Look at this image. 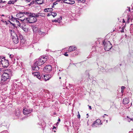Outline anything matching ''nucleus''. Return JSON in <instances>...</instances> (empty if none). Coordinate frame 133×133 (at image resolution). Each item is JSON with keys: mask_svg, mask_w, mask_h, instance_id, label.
Segmentation results:
<instances>
[{"mask_svg": "<svg viewBox=\"0 0 133 133\" xmlns=\"http://www.w3.org/2000/svg\"><path fill=\"white\" fill-rule=\"evenodd\" d=\"M63 3L68 4H74L75 2L74 1H72L71 0H65L63 1Z\"/></svg>", "mask_w": 133, "mask_h": 133, "instance_id": "11", "label": "nucleus"}, {"mask_svg": "<svg viewBox=\"0 0 133 133\" xmlns=\"http://www.w3.org/2000/svg\"><path fill=\"white\" fill-rule=\"evenodd\" d=\"M87 116H88V114H87Z\"/></svg>", "mask_w": 133, "mask_h": 133, "instance_id": "63", "label": "nucleus"}, {"mask_svg": "<svg viewBox=\"0 0 133 133\" xmlns=\"http://www.w3.org/2000/svg\"><path fill=\"white\" fill-rule=\"evenodd\" d=\"M0 62L4 68H6L9 65L8 61L5 59V57L0 56Z\"/></svg>", "mask_w": 133, "mask_h": 133, "instance_id": "4", "label": "nucleus"}, {"mask_svg": "<svg viewBox=\"0 0 133 133\" xmlns=\"http://www.w3.org/2000/svg\"><path fill=\"white\" fill-rule=\"evenodd\" d=\"M47 9L48 10V12H51L53 10V9L52 8H47Z\"/></svg>", "mask_w": 133, "mask_h": 133, "instance_id": "29", "label": "nucleus"}, {"mask_svg": "<svg viewBox=\"0 0 133 133\" xmlns=\"http://www.w3.org/2000/svg\"><path fill=\"white\" fill-rule=\"evenodd\" d=\"M133 19V12H132L131 14V16H128V21L130 20H132Z\"/></svg>", "mask_w": 133, "mask_h": 133, "instance_id": "18", "label": "nucleus"}, {"mask_svg": "<svg viewBox=\"0 0 133 133\" xmlns=\"http://www.w3.org/2000/svg\"><path fill=\"white\" fill-rule=\"evenodd\" d=\"M29 19L30 21V22H29V23H34L35 22H36L37 21V19H36V18L35 17H34L33 18H26V20H28V21L29 20V19Z\"/></svg>", "mask_w": 133, "mask_h": 133, "instance_id": "10", "label": "nucleus"}, {"mask_svg": "<svg viewBox=\"0 0 133 133\" xmlns=\"http://www.w3.org/2000/svg\"><path fill=\"white\" fill-rule=\"evenodd\" d=\"M61 121V119L60 118H59L58 119V122H60Z\"/></svg>", "mask_w": 133, "mask_h": 133, "instance_id": "50", "label": "nucleus"}, {"mask_svg": "<svg viewBox=\"0 0 133 133\" xmlns=\"http://www.w3.org/2000/svg\"><path fill=\"white\" fill-rule=\"evenodd\" d=\"M88 106H89V109L90 110H91V106H89V105H88Z\"/></svg>", "mask_w": 133, "mask_h": 133, "instance_id": "45", "label": "nucleus"}, {"mask_svg": "<svg viewBox=\"0 0 133 133\" xmlns=\"http://www.w3.org/2000/svg\"><path fill=\"white\" fill-rule=\"evenodd\" d=\"M95 121L98 123V124H99V125L100 124V123L101 122V120L99 119H97Z\"/></svg>", "mask_w": 133, "mask_h": 133, "instance_id": "28", "label": "nucleus"}, {"mask_svg": "<svg viewBox=\"0 0 133 133\" xmlns=\"http://www.w3.org/2000/svg\"><path fill=\"white\" fill-rule=\"evenodd\" d=\"M21 12H20V13H18V14H16V16H17V17H18V16H20V15H21Z\"/></svg>", "mask_w": 133, "mask_h": 133, "instance_id": "38", "label": "nucleus"}, {"mask_svg": "<svg viewBox=\"0 0 133 133\" xmlns=\"http://www.w3.org/2000/svg\"><path fill=\"white\" fill-rule=\"evenodd\" d=\"M77 1L78 3L79 2H81L82 3H84L85 2V0H78Z\"/></svg>", "mask_w": 133, "mask_h": 133, "instance_id": "30", "label": "nucleus"}, {"mask_svg": "<svg viewBox=\"0 0 133 133\" xmlns=\"http://www.w3.org/2000/svg\"><path fill=\"white\" fill-rule=\"evenodd\" d=\"M69 85L70 86H69L70 87H72V85H70V84H69Z\"/></svg>", "mask_w": 133, "mask_h": 133, "instance_id": "54", "label": "nucleus"}, {"mask_svg": "<svg viewBox=\"0 0 133 133\" xmlns=\"http://www.w3.org/2000/svg\"><path fill=\"white\" fill-rule=\"evenodd\" d=\"M5 24H6V25H8V22H7V21H5Z\"/></svg>", "mask_w": 133, "mask_h": 133, "instance_id": "46", "label": "nucleus"}, {"mask_svg": "<svg viewBox=\"0 0 133 133\" xmlns=\"http://www.w3.org/2000/svg\"><path fill=\"white\" fill-rule=\"evenodd\" d=\"M32 111V110L31 109H24L23 110V112L24 115H27L29 114Z\"/></svg>", "mask_w": 133, "mask_h": 133, "instance_id": "9", "label": "nucleus"}, {"mask_svg": "<svg viewBox=\"0 0 133 133\" xmlns=\"http://www.w3.org/2000/svg\"><path fill=\"white\" fill-rule=\"evenodd\" d=\"M1 21L2 22H3V23H5V21H4L3 20V19H2L1 20Z\"/></svg>", "mask_w": 133, "mask_h": 133, "instance_id": "48", "label": "nucleus"}, {"mask_svg": "<svg viewBox=\"0 0 133 133\" xmlns=\"http://www.w3.org/2000/svg\"><path fill=\"white\" fill-rule=\"evenodd\" d=\"M8 21L14 27H15V24H14L12 23H11L9 20H8Z\"/></svg>", "mask_w": 133, "mask_h": 133, "instance_id": "31", "label": "nucleus"}, {"mask_svg": "<svg viewBox=\"0 0 133 133\" xmlns=\"http://www.w3.org/2000/svg\"><path fill=\"white\" fill-rule=\"evenodd\" d=\"M17 1L16 0H14L13 1H10L8 2V4H14L15 2H16Z\"/></svg>", "mask_w": 133, "mask_h": 133, "instance_id": "21", "label": "nucleus"}, {"mask_svg": "<svg viewBox=\"0 0 133 133\" xmlns=\"http://www.w3.org/2000/svg\"><path fill=\"white\" fill-rule=\"evenodd\" d=\"M121 32H124V29L123 27L122 28V30H121Z\"/></svg>", "mask_w": 133, "mask_h": 133, "instance_id": "42", "label": "nucleus"}, {"mask_svg": "<svg viewBox=\"0 0 133 133\" xmlns=\"http://www.w3.org/2000/svg\"><path fill=\"white\" fill-rule=\"evenodd\" d=\"M61 0H57L56 2H59Z\"/></svg>", "mask_w": 133, "mask_h": 133, "instance_id": "47", "label": "nucleus"}, {"mask_svg": "<svg viewBox=\"0 0 133 133\" xmlns=\"http://www.w3.org/2000/svg\"><path fill=\"white\" fill-rule=\"evenodd\" d=\"M38 33L39 35H40L41 36H43L44 34V32L41 31L40 30H38Z\"/></svg>", "mask_w": 133, "mask_h": 133, "instance_id": "23", "label": "nucleus"}, {"mask_svg": "<svg viewBox=\"0 0 133 133\" xmlns=\"http://www.w3.org/2000/svg\"><path fill=\"white\" fill-rule=\"evenodd\" d=\"M16 19H15V20H16V22L17 23V22L19 23V21L18 20H16Z\"/></svg>", "mask_w": 133, "mask_h": 133, "instance_id": "49", "label": "nucleus"}, {"mask_svg": "<svg viewBox=\"0 0 133 133\" xmlns=\"http://www.w3.org/2000/svg\"><path fill=\"white\" fill-rule=\"evenodd\" d=\"M48 10L47 9V8H45L44 9V11L45 12H48Z\"/></svg>", "mask_w": 133, "mask_h": 133, "instance_id": "39", "label": "nucleus"}, {"mask_svg": "<svg viewBox=\"0 0 133 133\" xmlns=\"http://www.w3.org/2000/svg\"><path fill=\"white\" fill-rule=\"evenodd\" d=\"M52 69L51 66L50 65H48L44 68L43 70L45 72L48 73L51 71Z\"/></svg>", "mask_w": 133, "mask_h": 133, "instance_id": "6", "label": "nucleus"}, {"mask_svg": "<svg viewBox=\"0 0 133 133\" xmlns=\"http://www.w3.org/2000/svg\"><path fill=\"white\" fill-rule=\"evenodd\" d=\"M10 78L9 74L8 73V72H5L3 73L2 75L1 80L3 81H9L10 80Z\"/></svg>", "mask_w": 133, "mask_h": 133, "instance_id": "5", "label": "nucleus"}, {"mask_svg": "<svg viewBox=\"0 0 133 133\" xmlns=\"http://www.w3.org/2000/svg\"><path fill=\"white\" fill-rule=\"evenodd\" d=\"M99 125V124L95 121L93 123L92 126V127H97Z\"/></svg>", "mask_w": 133, "mask_h": 133, "instance_id": "19", "label": "nucleus"}, {"mask_svg": "<svg viewBox=\"0 0 133 133\" xmlns=\"http://www.w3.org/2000/svg\"><path fill=\"white\" fill-rule=\"evenodd\" d=\"M78 115H77V118H78L79 119L80 117V115L78 111Z\"/></svg>", "mask_w": 133, "mask_h": 133, "instance_id": "35", "label": "nucleus"}, {"mask_svg": "<svg viewBox=\"0 0 133 133\" xmlns=\"http://www.w3.org/2000/svg\"><path fill=\"white\" fill-rule=\"evenodd\" d=\"M127 121L129 122H130L131 121H133V119L132 118H131L129 117V116H127Z\"/></svg>", "mask_w": 133, "mask_h": 133, "instance_id": "22", "label": "nucleus"}, {"mask_svg": "<svg viewBox=\"0 0 133 133\" xmlns=\"http://www.w3.org/2000/svg\"><path fill=\"white\" fill-rule=\"evenodd\" d=\"M62 19V16H60L59 18H58L57 19L53 20H52V22H57L59 23H60L61 22V20Z\"/></svg>", "mask_w": 133, "mask_h": 133, "instance_id": "14", "label": "nucleus"}, {"mask_svg": "<svg viewBox=\"0 0 133 133\" xmlns=\"http://www.w3.org/2000/svg\"><path fill=\"white\" fill-rule=\"evenodd\" d=\"M16 116H19L20 115V113L19 111H18L17 112H16Z\"/></svg>", "mask_w": 133, "mask_h": 133, "instance_id": "27", "label": "nucleus"}, {"mask_svg": "<svg viewBox=\"0 0 133 133\" xmlns=\"http://www.w3.org/2000/svg\"><path fill=\"white\" fill-rule=\"evenodd\" d=\"M51 15H52L54 17H55L57 15V14L56 13L51 12Z\"/></svg>", "mask_w": 133, "mask_h": 133, "instance_id": "26", "label": "nucleus"}, {"mask_svg": "<svg viewBox=\"0 0 133 133\" xmlns=\"http://www.w3.org/2000/svg\"><path fill=\"white\" fill-rule=\"evenodd\" d=\"M31 3H30V4H28V5H29V6H31Z\"/></svg>", "mask_w": 133, "mask_h": 133, "instance_id": "53", "label": "nucleus"}, {"mask_svg": "<svg viewBox=\"0 0 133 133\" xmlns=\"http://www.w3.org/2000/svg\"><path fill=\"white\" fill-rule=\"evenodd\" d=\"M125 88V87L124 86H122L121 87V92H122V90H124V89Z\"/></svg>", "mask_w": 133, "mask_h": 133, "instance_id": "37", "label": "nucleus"}, {"mask_svg": "<svg viewBox=\"0 0 133 133\" xmlns=\"http://www.w3.org/2000/svg\"><path fill=\"white\" fill-rule=\"evenodd\" d=\"M23 15H23H20V17H21V16H22Z\"/></svg>", "mask_w": 133, "mask_h": 133, "instance_id": "55", "label": "nucleus"}, {"mask_svg": "<svg viewBox=\"0 0 133 133\" xmlns=\"http://www.w3.org/2000/svg\"><path fill=\"white\" fill-rule=\"evenodd\" d=\"M32 74L33 75H35L37 77V75H39V74H40L38 72H32Z\"/></svg>", "mask_w": 133, "mask_h": 133, "instance_id": "24", "label": "nucleus"}, {"mask_svg": "<svg viewBox=\"0 0 133 133\" xmlns=\"http://www.w3.org/2000/svg\"><path fill=\"white\" fill-rule=\"evenodd\" d=\"M8 71H9L10 72V69H9V70H8Z\"/></svg>", "mask_w": 133, "mask_h": 133, "instance_id": "56", "label": "nucleus"}, {"mask_svg": "<svg viewBox=\"0 0 133 133\" xmlns=\"http://www.w3.org/2000/svg\"><path fill=\"white\" fill-rule=\"evenodd\" d=\"M77 49L76 47L75 46H71L68 49V51L71 52L72 51H73Z\"/></svg>", "mask_w": 133, "mask_h": 133, "instance_id": "15", "label": "nucleus"}, {"mask_svg": "<svg viewBox=\"0 0 133 133\" xmlns=\"http://www.w3.org/2000/svg\"><path fill=\"white\" fill-rule=\"evenodd\" d=\"M6 2L5 1H3L2 0H0V4H2V3H6Z\"/></svg>", "mask_w": 133, "mask_h": 133, "instance_id": "33", "label": "nucleus"}, {"mask_svg": "<svg viewBox=\"0 0 133 133\" xmlns=\"http://www.w3.org/2000/svg\"><path fill=\"white\" fill-rule=\"evenodd\" d=\"M56 128V127L54 126L53 127L52 129H55Z\"/></svg>", "mask_w": 133, "mask_h": 133, "instance_id": "51", "label": "nucleus"}, {"mask_svg": "<svg viewBox=\"0 0 133 133\" xmlns=\"http://www.w3.org/2000/svg\"><path fill=\"white\" fill-rule=\"evenodd\" d=\"M25 18H24V19H23L22 20L23 21L24 20H25Z\"/></svg>", "mask_w": 133, "mask_h": 133, "instance_id": "62", "label": "nucleus"}, {"mask_svg": "<svg viewBox=\"0 0 133 133\" xmlns=\"http://www.w3.org/2000/svg\"><path fill=\"white\" fill-rule=\"evenodd\" d=\"M123 103L124 104H128L129 103V100L128 98H126L123 99Z\"/></svg>", "mask_w": 133, "mask_h": 133, "instance_id": "16", "label": "nucleus"}, {"mask_svg": "<svg viewBox=\"0 0 133 133\" xmlns=\"http://www.w3.org/2000/svg\"><path fill=\"white\" fill-rule=\"evenodd\" d=\"M103 44L104 45V49L106 51L110 50L112 47V45L109 41L104 40Z\"/></svg>", "mask_w": 133, "mask_h": 133, "instance_id": "3", "label": "nucleus"}, {"mask_svg": "<svg viewBox=\"0 0 133 133\" xmlns=\"http://www.w3.org/2000/svg\"><path fill=\"white\" fill-rule=\"evenodd\" d=\"M19 37L20 39H21L20 41V46L21 47H23L25 45V41L23 39V37L22 35L20 34H19Z\"/></svg>", "mask_w": 133, "mask_h": 133, "instance_id": "7", "label": "nucleus"}, {"mask_svg": "<svg viewBox=\"0 0 133 133\" xmlns=\"http://www.w3.org/2000/svg\"><path fill=\"white\" fill-rule=\"evenodd\" d=\"M67 52H65L64 54V55L66 56H68V54H67Z\"/></svg>", "mask_w": 133, "mask_h": 133, "instance_id": "40", "label": "nucleus"}, {"mask_svg": "<svg viewBox=\"0 0 133 133\" xmlns=\"http://www.w3.org/2000/svg\"><path fill=\"white\" fill-rule=\"evenodd\" d=\"M33 14H34V15H33V16H32V18H33L34 17H35L36 18L38 17L39 16H41L42 17L43 16L42 15V13H38L37 14L33 13Z\"/></svg>", "mask_w": 133, "mask_h": 133, "instance_id": "13", "label": "nucleus"}, {"mask_svg": "<svg viewBox=\"0 0 133 133\" xmlns=\"http://www.w3.org/2000/svg\"><path fill=\"white\" fill-rule=\"evenodd\" d=\"M57 2H56V1L55 2H54V3H53V4H54V5H56V4H57Z\"/></svg>", "mask_w": 133, "mask_h": 133, "instance_id": "43", "label": "nucleus"}, {"mask_svg": "<svg viewBox=\"0 0 133 133\" xmlns=\"http://www.w3.org/2000/svg\"><path fill=\"white\" fill-rule=\"evenodd\" d=\"M32 29L33 32H34L36 33L38 32V30H39V29H38V28L36 27L35 26H34L32 27Z\"/></svg>", "mask_w": 133, "mask_h": 133, "instance_id": "17", "label": "nucleus"}, {"mask_svg": "<svg viewBox=\"0 0 133 133\" xmlns=\"http://www.w3.org/2000/svg\"><path fill=\"white\" fill-rule=\"evenodd\" d=\"M9 57L11 59L12 61L15 60L14 58V55H13L11 54L10 55Z\"/></svg>", "mask_w": 133, "mask_h": 133, "instance_id": "25", "label": "nucleus"}, {"mask_svg": "<svg viewBox=\"0 0 133 133\" xmlns=\"http://www.w3.org/2000/svg\"><path fill=\"white\" fill-rule=\"evenodd\" d=\"M4 16V15H2V16Z\"/></svg>", "mask_w": 133, "mask_h": 133, "instance_id": "58", "label": "nucleus"}, {"mask_svg": "<svg viewBox=\"0 0 133 133\" xmlns=\"http://www.w3.org/2000/svg\"><path fill=\"white\" fill-rule=\"evenodd\" d=\"M41 0H35L34 1H35V2H36V4H37V2H38L41 1Z\"/></svg>", "mask_w": 133, "mask_h": 133, "instance_id": "41", "label": "nucleus"}, {"mask_svg": "<svg viewBox=\"0 0 133 133\" xmlns=\"http://www.w3.org/2000/svg\"><path fill=\"white\" fill-rule=\"evenodd\" d=\"M36 77L39 79H41V76L40 75V74H39V75H37V76Z\"/></svg>", "mask_w": 133, "mask_h": 133, "instance_id": "36", "label": "nucleus"}, {"mask_svg": "<svg viewBox=\"0 0 133 133\" xmlns=\"http://www.w3.org/2000/svg\"><path fill=\"white\" fill-rule=\"evenodd\" d=\"M10 31L13 42L15 44L17 43L19 41L17 35L14 30H10Z\"/></svg>", "mask_w": 133, "mask_h": 133, "instance_id": "2", "label": "nucleus"}, {"mask_svg": "<svg viewBox=\"0 0 133 133\" xmlns=\"http://www.w3.org/2000/svg\"><path fill=\"white\" fill-rule=\"evenodd\" d=\"M106 121V123H108V120H107Z\"/></svg>", "mask_w": 133, "mask_h": 133, "instance_id": "57", "label": "nucleus"}, {"mask_svg": "<svg viewBox=\"0 0 133 133\" xmlns=\"http://www.w3.org/2000/svg\"><path fill=\"white\" fill-rule=\"evenodd\" d=\"M9 18H10V19L11 18H10V16H9Z\"/></svg>", "mask_w": 133, "mask_h": 133, "instance_id": "59", "label": "nucleus"}, {"mask_svg": "<svg viewBox=\"0 0 133 133\" xmlns=\"http://www.w3.org/2000/svg\"><path fill=\"white\" fill-rule=\"evenodd\" d=\"M127 9L126 10V11H128V12H130V8L129 7H127Z\"/></svg>", "mask_w": 133, "mask_h": 133, "instance_id": "32", "label": "nucleus"}, {"mask_svg": "<svg viewBox=\"0 0 133 133\" xmlns=\"http://www.w3.org/2000/svg\"><path fill=\"white\" fill-rule=\"evenodd\" d=\"M61 71V70H59V72H60V71Z\"/></svg>", "mask_w": 133, "mask_h": 133, "instance_id": "60", "label": "nucleus"}, {"mask_svg": "<svg viewBox=\"0 0 133 133\" xmlns=\"http://www.w3.org/2000/svg\"><path fill=\"white\" fill-rule=\"evenodd\" d=\"M54 4H53V5H52V6H51L52 8H54Z\"/></svg>", "mask_w": 133, "mask_h": 133, "instance_id": "52", "label": "nucleus"}, {"mask_svg": "<svg viewBox=\"0 0 133 133\" xmlns=\"http://www.w3.org/2000/svg\"><path fill=\"white\" fill-rule=\"evenodd\" d=\"M21 15H23V14H24L25 15H26L28 16H29V18H32V16H33V15H34V14H33V13H29L26 12H23L21 13Z\"/></svg>", "mask_w": 133, "mask_h": 133, "instance_id": "12", "label": "nucleus"}, {"mask_svg": "<svg viewBox=\"0 0 133 133\" xmlns=\"http://www.w3.org/2000/svg\"><path fill=\"white\" fill-rule=\"evenodd\" d=\"M16 18H15L13 17V16H11V18L10 19L12 20L13 21L14 20H15V19Z\"/></svg>", "mask_w": 133, "mask_h": 133, "instance_id": "34", "label": "nucleus"}, {"mask_svg": "<svg viewBox=\"0 0 133 133\" xmlns=\"http://www.w3.org/2000/svg\"><path fill=\"white\" fill-rule=\"evenodd\" d=\"M41 76L43 78V79L45 80V81L49 80L50 78L51 77V76L50 75H41Z\"/></svg>", "mask_w": 133, "mask_h": 133, "instance_id": "8", "label": "nucleus"}, {"mask_svg": "<svg viewBox=\"0 0 133 133\" xmlns=\"http://www.w3.org/2000/svg\"><path fill=\"white\" fill-rule=\"evenodd\" d=\"M20 61V60H18L17 61V65H18L20 67H21V66H22V63L21 61Z\"/></svg>", "mask_w": 133, "mask_h": 133, "instance_id": "20", "label": "nucleus"}, {"mask_svg": "<svg viewBox=\"0 0 133 133\" xmlns=\"http://www.w3.org/2000/svg\"><path fill=\"white\" fill-rule=\"evenodd\" d=\"M47 58L45 57H40L38 59H36L34 64L31 66L33 70L37 71L39 69L38 66H41L43 64L47 61Z\"/></svg>", "mask_w": 133, "mask_h": 133, "instance_id": "1", "label": "nucleus"}, {"mask_svg": "<svg viewBox=\"0 0 133 133\" xmlns=\"http://www.w3.org/2000/svg\"><path fill=\"white\" fill-rule=\"evenodd\" d=\"M61 77H59V79H61Z\"/></svg>", "mask_w": 133, "mask_h": 133, "instance_id": "61", "label": "nucleus"}, {"mask_svg": "<svg viewBox=\"0 0 133 133\" xmlns=\"http://www.w3.org/2000/svg\"><path fill=\"white\" fill-rule=\"evenodd\" d=\"M125 22V21H124H124H123V22Z\"/></svg>", "mask_w": 133, "mask_h": 133, "instance_id": "64", "label": "nucleus"}, {"mask_svg": "<svg viewBox=\"0 0 133 133\" xmlns=\"http://www.w3.org/2000/svg\"><path fill=\"white\" fill-rule=\"evenodd\" d=\"M34 2H35V1H34L31 2L30 3L31 4V5L33 4H34Z\"/></svg>", "mask_w": 133, "mask_h": 133, "instance_id": "44", "label": "nucleus"}]
</instances>
